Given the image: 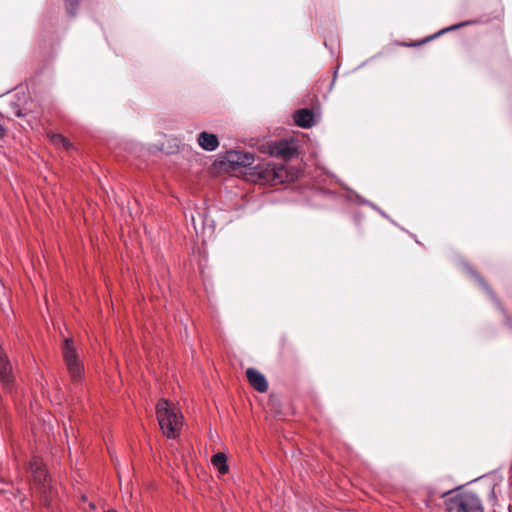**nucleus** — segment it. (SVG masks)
Masks as SVG:
<instances>
[{
	"mask_svg": "<svg viewBox=\"0 0 512 512\" xmlns=\"http://www.w3.org/2000/svg\"><path fill=\"white\" fill-rule=\"evenodd\" d=\"M162 436L177 439L183 427L184 417L176 404L162 398Z\"/></svg>",
	"mask_w": 512,
	"mask_h": 512,
	"instance_id": "1",
	"label": "nucleus"
},
{
	"mask_svg": "<svg viewBox=\"0 0 512 512\" xmlns=\"http://www.w3.org/2000/svg\"><path fill=\"white\" fill-rule=\"evenodd\" d=\"M225 159L233 167L251 168L255 162V155L250 152L230 150L226 152Z\"/></svg>",
	"mask_w": 512,
	"mask_h": 512,
	"instance_id": "5",
	"label": "nucleus"
},
{
	"mask_svg": "<svg viewBox=\"0 0 512 512\" xmlns=\"http://www.w3.org/2000/svg\"><path fill=\"white\" fill-rule=\"evenodd\" d=\"M67 12L74 16L78 6V0H65Z\"/></svg>",
	"mask_w": 512,
	"mask_h": 512,
	"instance_id": "17",
	"label": "nucleus"
},
{
	"mask_svg": "<svg viewBox=\"0 0 512 512\" xmlns=\"http://www.w3.org/2000/svg\"><path fill=\"white\" fill-rule=\"evenodd\" d=\"M445 504L448 512H483L482 502L474 492L449 497Z\"/></svg>",
	"mask_w": 512,
	"mask_h": 512,
	"instance_id": "2",
	"label": "nucleus"
},
{
	"mask_svg": "<svg viewBox=\"0 0 512 512\" xmlns=\"http://www.w3.org/2000/svg\"><path fill=\"white\" fill-rule=\"evenodd\" d=\"M211 462L214 465V467L218 469L219 473H228L229 466L227 464V456L224 453L218 452L214 454L211 458Z\"/></svg>",
	"mask_w": 512,
	"mask_h": 512,
	"instance_id": "12",
	"label": "nucleus"
},
{
	"mask_svg": "<svg viewBox=\"0 0 512 512\" xmlns=\"http://www.w3.org/2000/svg\"><path fill=\"white\" fill-rule=\"evenodd\" d=\"M477 478H474L473 480H470V483L476 482Z\"/></svg>",
	"mask_w": 512,
	"mask_h": 512,
	"instance_id": "25",
	"label": "nucleus"
},
{
	"mask_svg": "<svg viewBox=\"0 0 512 512\" xmlns=\"http://www.w3.org/2000/svg\"><path fill=\"white\" fill-rule=\"evenodd\" d=\"M41 475H43V478H44L43 480L45 481L46 480V475L43 472L40 473L39 477H41ZM39 479L41 480V478H39Z\"/></svg>",
	"mask_w": 512,
	"mask_h": 512,
	"instance_id": "23",
	"label": "nucleus"
},
{
	"mask_svg": "<svg viewBox=\"0 0 512 512\" xmlns=\"http://www.w3.org/2000/svg\"><path fill=\"white\" fill-rule=\"evenodd\" d=\"M506 323H507V325H508L510 328H512V323H511L510 319H508V318H507Z\"/></svg>",
	"mask_w": 512,
	"mask_h": 512,
	"instance_id": "22",
	"label": "nucleus"
},
{
	"mask_svg": "<svg viewBox=\"0 0 512 512\" xmlns=\"http://www.w3.org/2000/svg\"><path fill=\"white\" fill-rule=\"evenodd\" d=\"M478 23L477 20H466V21H462V22H459L457 24H454V25H451L449 27H446V28H443L441 30H439L437 33L431 35V36H428L426 37L424 40H422L421 42H417V43H411V44H404L405 46H420L422 44H425V43H428L436 38H438L439 36L445 34V33H448V32H451V31H455L457 29H460L462 27H466V26H469V25H474Z\"/></svg>",
	"mask_w": 512,
	"mask_h": 512,
	"instance_id": "9",
	"label": "nucleus"
},
{
	"mask_svg": "<svg viewBox=\"0 0 512 512\" xmlns=\"http://www.w3.org/2000/svg\"><path fill=\"white\" fill-rule=\"evenodd\" d=\"M246 377L250 385L258 392L264 393L268 389V382L265 376L255 368H248L246 370Z\"/></svg>",
	"mask_w": 512,
	"mask_h": 512,
	"instance_id": "8",
	"label": "nucleus"
},
{
	"mask_svg": "<svg viewBox=\"0 0 512 512\" xmlns=\"http://www.w3.org/2000/svg\"><path fill=\"white\" fill-rule=\"evenodd\" d=\"M461 486L457 487V488H452V489H449L447 491H444L441 493V497H446L448 496L449 494H451L455 489H459Z\"/></svg>",
	"mask_w": 512,
	"mask_h": 512,
	"instance_id": "20",
	"label": "nucleus"
},
{
	"mask_svg": "<svg viewBox=\"0 0 512 512\" xmlns=\"http://www.w3.org/2000/svg\"><path fill=\"white\" fill-rule=\"evenodd\" d=\"M298 153L297 143L294 139H282L278 142H272L269 145V154L273 157L284 160H291Z\"/></svg>",
	"mask_w": 512,
	"mask_h": 512,
	"instance_id": "4",
	"label": "nucleus"
},
{
	"mask_svg": "<svg viewBox=\"0 0 512 512\" xmlns=\"http://www.w3.org/2000/svg\"><path fill=\"white\" fill-rule=\"evenodd\" d=\"M169 142L171 141L172 144L169 145L168 148L164 147V143L162 142V152H165L167 154H174L179 150L180 142L177 138L169 139Z\"/></svg>",
	"mask_w": 512,
	"mask_h": 512,
	"instance_id": "15",
	"label": "nucleus"
},
{
	"mask_svg": "<svg viewBox=\"0 0 512 512\" xmlns=\"http://www.w3.org/2000/svg\"><path fill=\"white\" fill-rule=\"evenodd\" d=\"M273 180L278 183H284L288 180V173L283 165L273 169Z\"/></svg>",
	"mask_w": 512,
	"mask_h": 512,
	"instance_id": "13",
	"label": "nucleus"
},
{
	"mask_svg": "<svg viewBox=\"0 0 512 512\" xmlns=\"http://www.w3.org/2000/svg\"><path fill=\"white\" fill-rule=\"evenodd\" d=\"M351 194L352 196H350L348 199L349 200H355V202L359 205H367L369 207H375V204L365 198H363L361 195H359L358 193H356L355 191L351 190V189H347Z\"/></svg>",
	"mask_w": 512,
	"mask_h": 512,
	"instance_id": "14",
	"label": "nucleus"
},
{
	"mask_svg": "<svg viewBox=\"0 0 512 512\" xmlns=\"http://www.w3.org/2000/svg\"><path fill=\"white\" fill-rule=\"evenodd\" d=\"M477 478H474L473 480H470V483L476 482Z\"/></svg>",
	"mask_w": 512,
	"mask_h": 512,
	"instance_id": "26",
	"label": "nucleus"
},
{
	"mask_svg": "<svg viewBox=\"0 0 512 512\" xmlns=\"http://www.w3.org/2000/svg\"><path fill=\"white\" fill-rule=\"evenodd\" d=\"M373 210L378 212L383 218L388 219L392 224L397 225V223L388 216L386 212H384L381 208H379L376 204L375 207H371Z\"/></svg>",
	"mask_w": 512,
	"mask_h": 512,
	"instance_id": "18",
	"label": "nucleus"
},
{
	"mask_svg": "<svg viewBox=\"0 0 512 512\" xmlns=\"http://www.w3.org/2000/svg\"><path fill=\"white\" fill-rule=\"evenodd\" d=\"M5 135V129L0 125V138Z\"/></svg>",
	"mask_w": 512,
	"mask_h": 512,
	"instance_id": "21",
	"label": "nucleus"
},
{
	"mask_svg": "<svg viewBox=\"0 0 512 512\" xmlns=\"http://www.w3.org/2000/svg\"><path fill=\"white\" fill-rule=\"evenodd\" d=\"M155 409H156V419L160 423V402H158L156 404Z\"/></svg>",
	"mask_w": 512,
	"mask_h": 512,
	"instance_id": "19",
	"label": "nucleus"
},
{
	"mask_svg": "<svg viewBox=\"0 0 512 512\" xmlns=\"http://www.w3.org/2000/svg\"><path fill=\"white\" fill-rule=\"evenodd\" d=\"M314 117V112L309 108L298 109L293 114L295 124L303 129H309L315 124Z\"/></svg>",
	"mask_w": 512,
	"mask_h": 512,
	"instance_id": "7",
	"label": "nucleus"
},
{
	"mask_svg": "<svg viewBox=\"0 0 512 512\" xmlns=\"http://www.w3.org/2000/svg\"><path fill=\"white\" fill-rule=\"evenodd\" d=\"M197 142L203 150L208 152L215 151L219 147V139L217 135L206 131L198 134Z\"/></svg>",
	"mask_w": 512,
	"mask_h": 512,
	"instance_id": "10",
	"label": "nucleus"
},
{
	"mask_svg": "<svg viewBox=\"0 0 512 512\" xmlns=\"http://www.w3.org/2000/svg\"><path fill=\"white\" fill-rule=\"evenodd\" d=\"M462 266L464 270L478 283V285L485 291V293L490 297L493 303L504 312V308L502 307L499 299L496 297L493 290L490 286L485 282V280L475 271L467 262H462Z\"/></svg>",
	"mask_w": 512,
	"mask_h": 512,
	"instance_id": "6",
	"label": "nucleus"
},
{
	"mask_svg": "<svg viewBox=\"0 0 512 512\" xmlns=\"http://www.w3.org/2000/svg\"><path fill=\"white\" fill-rule=\"evenodd\" d=\"M51 141L55 145H63L66 148H68L69 145H70L68 140L64 136H62L61 134H52L51 135Z\"/></svg>",
	"mask_w": 512,
	"mask_h": 512,
	"instance_id": "16",
	"label": "nucleus"
},
{
	"mask_svg": "<svg viewBox=\"0 0 512 512\" xmlns=\"http://www.w3.org/2000/svg\"><path fill=\"white\" fill-rule=\"evenodd\" d=\"M477 478H474L473 480H470V483L476 482Z\"/></svg>",
	"mask_w": 512,
	"mask_h": 512,
	"instance_id": "24",
	"label": "nucleus"
},
{
	"mask_svg": "<svg viewBox=\"0 0 512 512\" xmlns=\"http://www.w3.org/2000/svg\"><path fill=\"white\" fill-rule=\"evenodd\" d=\"M0 380L3 384L9 385L13 381L11 365L6 355L0 348Z\"/></svg>",
	"mask_w": 512,
	"mask_h": 512,
	"instance_id": "11",
	"label": "nucleus"
},
{
	"mask_svg": "<svg viewBox=\"0 0 512 512\" xmlns=\"http://www.w3.org/2000/svg\"><path fill=\"white\" fill-rule=\"evenodd\" d=\"M89 505L91 508H93V509L95 508V505L93 503H90Z\"/></svg>",
	"mask_w": 512,
	"mask_h": 512,
	"instance_id": "27",
	"label": "nucleus"
},
{
	"mask_svg": "<svg viewBox=\"0 0 512 512\" xmlns=\"http://www.w3.org/2000/svg\"><path fill=\"white\" fill-rule=\"evenodd\" d=\"M62 355L72 380H79L84 371V366L82 362L79 360V356L78 353L76 352L74 342L72 339L66 338L64 340L62 345Z\"/></svg>",
	"mask_w": 512,
	"mask_h": 512,
	"instance_id": "3",
	"label": "nucleus"
}]
</instances>
